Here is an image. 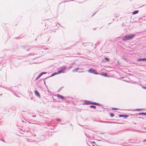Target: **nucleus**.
<instances>
[{"label": "nucleus", "instance_id": "nucleus-1", "mask_svg": "<svg viewBox=\"0 0 146 146\" xmlns=\"http://www.w3.org/2000/svg\"><path fill=\"white\" fill-rule=\"evenodd\" d=\"M139 11L138 10L135 11L133 12L132 14L133 15L136 14L138 13Z\"/></svg>", "mask_w": 146, "mask_h": 146}]
</instances>
